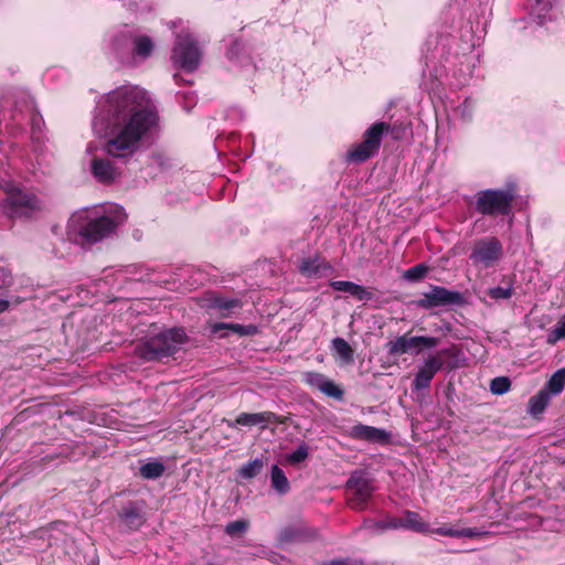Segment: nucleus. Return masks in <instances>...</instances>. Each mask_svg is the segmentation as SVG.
Segmentation results:
<instances>
[{"label":"nucleus","instance_id":"f257e3e1","mask_svg":"<svg viewBox=\"0 0 565 565\" xmlns=\"http://www.w3.org/2000/svg\"><path fill=\"white\" fill-rule=\"evenodd\" d=\"M109 138L105 151L119 159L132 157L143 138L159 126L156 104L147 90L138 86H121L107 95L106 106Z\"/></svg>","mask_w":565,"mask_h":565},{"label":"nucleus","instance_id":"f03ea898","mask_svg":"<svg viewBox=\"0 0 565 565\" xmlns=\"http://www.w3.org/2000/svg\"><path fill=\"white\" fill-rule=\"evenodd\" d=\"M188 340L183 328L167 329L143 338L135 348L136 354L149 362H161L177 353Z\"/></svg>","mask_w":565,"mask_h":565},{"label":"nucleus","instance_id":"7ed1b4c3","mask_svg":"<svg viewBox=\"0 0 565 565\" xmlns=\"http://www.w3.org/2000/svg\"><path fill=\"white\" fill-rule=\"evenodd\" d=\"M113 46L118 54L127 52L134 61L142 62L152 55L154 42L147 34L120 31L114 36Z\"/></svg>","mask_w":565,"mask_h":565},{"label":"nucleus","instance_id":"20e7f679","mask_svg":"<svg viewBox=\"0 0 565 565\" xmlns=\"http://www.w3.org/2000/svg\"><path fill=\"white\" fill-rule=\"evenodd\" d=\"M475 210L481 215H508L512 210L515 194L510 189L482 190L476 194Z\"/></svg>","mask_w":565,"mask_h":565},{"label":"nucleus","instance_id":"39448f33","mask_svg":"<svg viewBox=\"0 0 565 565\" xmlns=\"http://www.w3.org/2000/svg\"><path fill=\"white\" fill-rule=\"evenodd\" d=\"M126 220V214L120 211L114 218L108 215L88 220L78 230L83 242L95 244L110 236L117 226Z\"/></svg>","mask_w":565,"mask_h":565},{"label":"nucleus","instance_id":"423d86ee","mask_svg":"<svg viewBox=\"0 0 565 565\" xmlns=\"http://www.w3.org/2000/svg\"><path fill=\"white\" fill-rule=\"evenodd\" d=\"M345 488L351 494L348 498V504L355 511H364L367 502L372 498L375 488L373 481L361 470L352 472L345 483Z\"/></svg>","mask_w":565,"mask_h":565},{"label":"nucleus","instance_id":"0eeeda50","mask_svg":"<svg viewBox=\"0 0 565 565\" xmlns=\"http://www.w3.org/2000/svg\"><path fill=\"white\" fill-rule=\"evenodd\" d=\"M503 256V245L499 238L487 236L475 241L469 259L475 266L490 268Z\"/></svg>","mask_w":565,"mask_h":565},{"label":"nucleus","instance_id":"6e6552de","mask_svg":"<svg viewBox=\"0 0 565 565\" xmlns=\"http://www.w3.org/2000/svg\"><path fill=\"white\" fill-rule=\"evenodd\" d=\"M383 129V124L371 125L363 135V141L348 151L347 160L349 162L362 163L373 157L381 147Z\"/></svg>","mask_w":565,"mask_h":565},{"label":"nucleus","instance_id":"1a4fd4ad","mask_svg":"<svg viewBox=\"0 0 565 565\" xmlns=\"http://www.w3.org/2000/svg\"><path fill=\"white\" fill-rule=\"evenodd\" d=\"M416 307L424 310H431L437 307L462 306L466 303L461 292L450 290L441 286H433L428 292L415 300Z\"/></svg>","mask_w":565,"mask_h":565},{"label":"nucleus","instance_id":"9d476101","mask_svg":"<svg viewBox=\"0 0 565 565\" xmlns=\"http://www.w3.org/2000/svg\"><path fill=\"white\" fill-rule=\"evenodd\" d=\"M201 53L196 42L190 35H179L171 55L173 64L192 72L198 68Z\"/></svg>","mask_w":565,"mask_h":565},{"label":"nucleus","instance_id":"9b49d317","mask_svg":"<svg viewBox=\"0 0 565 565\" xmlns=\"http://www.w3.org/2000/svg\"><path fill=\"white\" fill-rule=\"evenodd\" d=\"M439 344V339L435 337L403 334L393 341L386 343L387 353L392 356H399L405 353L417 354L423 349H431Z\"/></svg>","mask_w":565,"mask_h":565},{"label":"nucleus","instance_id":"f8f14e48","mask_svg":"<svg viewBox=\"0 0 565 565\" xmlns=\"http://www.w3.org/2000/svg\"><path fill=\"white\" fill-rule=\"evenodd\" d=\"M120 524L128 531H138L147 521L145 500H129L117 510Z\"/></svg>","mask_w":565,"mask_h":565},{"label":"nucleus","instance_id":"ddd939ff","mask_svg":"<svg viewBox=\"0 0 565 565\" xmlns=\"http://www.w3.org/2000/svg\"><path fill=\"white\" fill-rule=\"evenodd\" d=\"M443 361L436 355H430L415 374L412 386L416 391L426 390L430 386V382L435 374L443 369Z\"/></svg>","mask_w":565,"mask_h":565},{"label":"nucleus","instance_id":"4468645a","mask_svg":"<svg viewBox=\"0 0 565 565\" xmlns=\"http://www.w3.org/2000/svg\"><path fill=\"white\" fill-rule=\"evenodd\" d=\"M298 269L302 276L308 278L327 277L333 271L332 265L319 256L302 258Z\"/></svg>","mask_w":565,"mask_h":565},{"label":"nucleus","instance_id":"2eb2a0df","mask_svg":"<svg viewBox=\"0 0 565 565\" xmlns=\"http://www.w3.org/2000/svg\"><path fill=\"white\" fill-rule=\"evenodd\" d=\"M210 332L212 335L218 338H226L230 332L238 337H248L256 334L258 328L255 324L244 326L239 323L215 322L210 324Z\"/></svg>","mask_w":565,"mask_h":565},{"label":"nucleus","instance_id":"dca6fc26","mask_svg":"<svg viewBox=\"0 0 565 565\" xmlns=\"http://www.w3.org/2000/svg\"><path fill=\"white\" fill-rule=\"evenodd\" d=\"M288 417H280L273 412H262V413H241L236 419L235 424L239 426H257L262 424H286Z\"/></svg>","mask_w":565,"mask_h":565},{"label":"nucleus","instance_id":"f3484780","mask_svg":"<svg viewBox=\"0 0 565 565\" xmlns=\"http://www.w3.org/2000/svg\"><path fill=\"white\" fill-rule=\"evenodd\" d=\"M318 536L315 529L305 525H290L279 532L278 540L281 543L307 542Z\"/></svg>","mask_w":565,"mask_h":565},{"label":"nucleus","instance_id":"a211bd4d","mask_svg":"<svg viewBox=\"0 0 565 565\" xmlns=\"http://www.w3.org/2000/svg\"><path fill=\"white\" fill-rule=\"evenodd\" d=\"M350 436L354 439L385 444L388 441L390 435L385 429L358 424L350 430Z\"/></svg>","mask_w":565,"mask_h":565},{"label":"nucleus","instance_id":"6ab92c4d","mask_svg":"<svg viewBox=\"0 0 565 565\" xmlns=\"http://www.w3.org/2000/svg\"><path fill=\"white\" fill-rule=\"evenodd\" d=\"M92 173L102 183H111L120 174L108 159L103 158H96L92 161Z\"/></svg>","mask_w":565,"mask_h":565},{"label":"nucleus","instance_id":"aec40b11","mask_svg":"<svg viewBox=\"0 0 565 565\" xmlns=\"http://www.w3.org/2000/svg\"><path fill=\"white\" fill-rule=\"evenodd\" d=\"M10 205L14 213H28L40 209L39 200L35 195L25 192H15L9 196Z\"/></svg>","mask_w":565,"mask_h":565},{"label":"nucleus","instance_id":"412c9836","mask_svg":"<svg viewBox=\"0 0 565 565\" xmlns=\"http://www.w3.org/2000/svg\"><path fill=\"white\" fill-rule=\"evenodd\" d=\"M330 287L338 291L348 292L360 301H370L374 296L372 291L353 281L333 280L330 281Z\"/></svg>","mask_w":565,"mask_h":565},{"label":"nucleus","instance_id":"4be33fe9","mask_svg":"<svg viewBox=\"0 0 565 565\" xmlns=\"http://www.w3.org/2000/svg\"><path fill=\"white\" fill-rule=\"evenodd\" d=\"M397 529H406L416 533L429 532L428 523L424 522L417 512L406 510L401 518H396Z\"/></svg>","mask_w":565,"mask_h":565},{"label":"nucleus","instance_id":"5701e85b","mask_svg":"<svg viewBox=\"0 0 565 565\" xmlns=\"http://www.w3.org/2000/svg\"><path fill=\"white\" fill-rule=\"evenodd\" d=\"M361 529L367 530L374 534H381L386 530H396V518H386L385 520L374 521L372 519H365L361 525Z\"/></svg>","mask_w":565,"mask_h":565},{"label":"nucleus","instance_id":"b1692460","mask_svg":"<svg viewBox=\"0 0 565 565\" xmlns=\"http://www.w3.org/2000/svg\"><path fill=\"white\" fill-rule=\"evenodd\" d=\"M551 395L547 390L542 388L534 396H532L529 401L527 412L536 416L546 408L550 403Z\"/></svg>","mask_w":565,"mask_h":565},{"label":"nucleus","instance_id":"393cba45","mask_svg":"<svg viewBox=\"0 0 565 565\" xmlns=\"http://www.w3.org/2000/svg\"><path fill=\"white\" fill-rule=\"evenodd\" d=\"M270 481L273 489L281 495L290 490V484L285 472L277 465L271 467Z\"/></svg>","mask_w":565,"mask_h":565},{"label":"nucleus","instance_id":"a878e982","mask_svg":"<svg viewBox=\"0 0 565 565\" xmlns=\"http://www.w3.org/2000/svg\"><path fill=\"white\" fill-rule=\"evenodd\" d=\"M242 301L237 298L214 297L211 300V307L220 310L222 317H230V312L234 309L242 308Z\"/></svg>","mask_w":565,"mask_h":565},{"label":"nucleus","instance_id":"bb28decb","mask_svg":"<svg viewBox=\"0 0 565 565\" xmlns=\"http://www.w3.org/2000/svg\"><path fill=\"white\" fill-rule=\"evenodd\" d=\"M565 386V369H559L553 373L547 381L544 390H547L550 395H558Z\"/></svg>","mask_w":565,"mask_h":565},{"label":"nucleus","instance_id":"cd10ccee","mask_svg":"<svg viewBox=\"0 0 565 565\" xmlns=\"http://www.w3.org/2000/svg\"><path fill=\"white\" fill-rule=\"evenodd\" d=\"M166 468L164 465L160 461H150L147 462L139 468V473L145 479L154 480L160 478Z\"/></svg>","mask_w":565,"mask_h":565},{"label":"nucleus","instance_id":"c85d7f7f","mask_svg":"<svg viewBox=\"0 0 565 565\" xmlns=\"http://www.w3.org/2000/svg\"><path fill=\"white\" fill-rule=\"evenodd\" d=\"M264 467L262 458H256L238 469V476L243 479H252L258 476Z\"/></svg>","mask_w":565,"mask_h":565},{"label":"nucleus","instance_id":"c756f323","mask_svg":"<svg viewBox=\"0 0 565 565\" xmlns=\"http://www.w3.org/2000/svg\"><path fill=\"white\" fill-rule=\"evenodd\" d=\"M332 349L344 362L353 361V350L344 339L334 338L332 340Z\"/></svg>","mask_w":565,"mask_h":565},{"label":"nucleus","instance_id":"7c9ffc66","mask_svg":"<svg viewBox=\"0 0 565 565\" xmlns=\"http://www.w3.org/2000/svg\"><path fill=\"white\" fill-rule=\"evenodd\" d=\"M514 289L512 282H509L507 287H492L489 288L487 294L490 299L494 301L508 300L513 296Z\"/></svg>","mask_w":565,"mask_h":565},{"label":"nucleus","instance_id":"2f4dec72","mask_svg":"<svg viewBox=\"0 0 565 565\" xmlns=\"http://www.w3.org/2000/svg\"><path fill=\"white\" fill-rule=\"evenodd\" d=\"M511 387V381L507 376L494 377L490 383V392L494 395H502Z\"/></svg>","mask_w":565,"mask_h":565},{"label":"nucleus","instance_id":"473e14b6","mask_svg":"<svg viewBox=\"0 0 565 565\" xmlns=\"http://www.w3.org/2000/svg\"><path fill=\"white\" fill-rule=\"evenodd\" d=\"M377 124L384 125L383 135L388 134L395 140L403 139L406 135L407 127L404 124L390 125L383 121H379Z\"/></svg>","mask_w":565,"mask_h":565},{"label":"nucleus","instance_id":"72a5a7b5","mask_svg":"<svg viewBox=\"0 0 565 565\" xmlns=\"http://www.w3.org/2000/svg\"><path fill=\"white\" fill-rule=\"evenodd\" d=\"M321 393L337 401H341L344 395V391L330 379H327L326 384L321 390Z\"/></svg>","mask_w":565,"mask_h":565},{"label":"nucleus","instance_id":"f704fd0d","mask_svg":"<svg viewBox=\"0 0 565 565\" xmlns=\"http://www.w3.org/2000/svg\"><path fill=\"white\" fill-rule=\"evenodd\" d=\"M562 339H565V319L559 320L555 327L548 331L546 342L554 345Z\"/></svg>","mask_w":565,"mask_h":565},{"label":"nucleus","instance_id":"c9c22d12","mask_svg":"<svg viewBox=\"0 0 565 565\" xmlns=\"http://www.w3.org/2000/svg\"><path fill=\"white\" fill-rule=\"evenodd\" d=\"M428 270V267L425 264H418L411 268H408L403 277L411 281H417L425 277L426 273Z\"/></svg>","mask_w":565,"mask_h":565},{"label":"nucleus","instance_id":"e433bc0d","mask_svg":"<svg viewBox=\"0 0 565 565\" xmlns=\"http://www.w3.org/2000/svg\"><path fill=\"white\" fill-rule=\"evenodd\" d=\"M309 448L306 443H301L295 451L287 456L289 463L296 465L305 461L308 457Z\"/></svg>","mask_w":565,"mask_h":565},{"label":"nucleus","instance_id":"4c0bfd02","mask_svg":"<svg viewBox=\"0 0 565 565\" xmlns=\"http://www.w3.org/2000/svg\"><path fill=\"white\" fill-rule=\"evenodd\" d=\"M327 376L321 374V373H318V372H307L305 374V382L311 386V387H315L317 390H319L321 392L323 385L326 384V381H327Z\"/></svg>","mask_w":565,"mask_h":565},{"label":"nucleus","instance_id":"58836bf2","mask_svg":"<svg viewBox=\"0 0 565 565\" xmlns=\"http://www.w3.org/2000/svg\"><path fill=\"white\" fill-rule=\"evenodd\" d=\"M248 526H249L248 521H246V520H236V521H233V522H230V523L226 524L225 533L231 535V536H234V535H237V534L245 533L247 531Z\"/></svg>","mask_w":565,"mask_h":565},{"label":"nucleus","instance_id":"ea45409f","mask_svg":"<svg viewBox=\"0 0 565 565\" xmlns=\"http://www.w3.org/2000/svg\"><path fill=\"white\" fill-rule=\"evenodd\" d=\"M431 532L439 534V535L458 537L459 530H455L452 527H447V526H441V527H437V529L433 530Z\"/></svg>","mask_w":565,"mask_h":565},{"label":"nucleus","instance_id":"a19ab883","mask_svg":"<svg viewBox=\"0 0 565 565\" xmlns=\"http://www.w3.org/2000/svg\"><path fill=\"white\" fill-rule=\"evenodd\" d=\"M482 534L483 533H481L480 531H478L475 527H466V529L459 530L458 537H477Z\"/></svg>","mask_w":565,"mask_h":565},{"label":"nucleus","instance_id":"79ce46f5","mask_svg":"<svg viewBox=\"0 0 565 565\" xmlns=\"http://www.w3.org/2000/svg\"><path fill=\"white\" fill-rule=\"evenodd\" d=\"M242 46H243L242 43H239L238 41H235L227 51L228 58L230 60L235 58L238 54V51L242 49Z\"/></svg>","mask_w":565,"mask_h":565},{"label":"nucleus","instance_id":"37998d69","mask_svg":"<svg viewBox=\"0 0 565 565\" xmlns=\"http://www.w3.org/2000/svg\"><path fill=\"white\" fill-rule=\"evenodd\" d=\"M326 565H349V559L339 558L328 562Z\"/></svg>","mask_w":565,"mask_h":565},{"label":"nucleus","instance_id":"c03bdc74","mask_svg":"<svg viewBox=\"0 0 565 565\" xmlns=\"http://www.w3.org/2000/svg\"><path fill=\"white\" fill-rule=\"evenodd\" d=\"M471 107H472V106H471V104H470L469 99H466V100L463 102V104L460 106L461 111H462V115H465V113H466V111H470V110H471Z\"/></svg>","mask_w":565,"mask_h":565},{"label":"nucleus","instance_id":"a18cd8bd","mask_svg":"<svg viewBox=\"0 0 565 565\" xmlns=\"http://www.w3.org/2000/svg\"><path fill=\"white\" fill-rule=\"evenodd\" d=\"M41 120H42V118H38V116H33V118H32V127H33V129H40L41 128Z\"/></svg>","mask_w":565,"mask_h":565},{"label":"nucleus","instance_id":"49530a36","mask_svg":"<svg viewBox=\"0 0 565 565\" xmlns=\"http://www.w3.org/2000/svg\"><path fill=\"white\" fill-rule=\"evenodd\" d=\"M9 307V303L7 300H0V313L4 312Z\"/></svg>","mask_w":565,"mask_h":565},{"label":"nucleus","instance_id":"de8ad7c7","mask_svg":"<svg viewBox=\"0 0 565 565\" xmlns=\"http://www.w3.org/2000/svg\"><path fill=\"white\" fill-rule=\"evenodd\" d=\"M544 8H551V4L548 2H545Z\"/></svg>","mask_w":565,"mask_h":565}]
</instances>
